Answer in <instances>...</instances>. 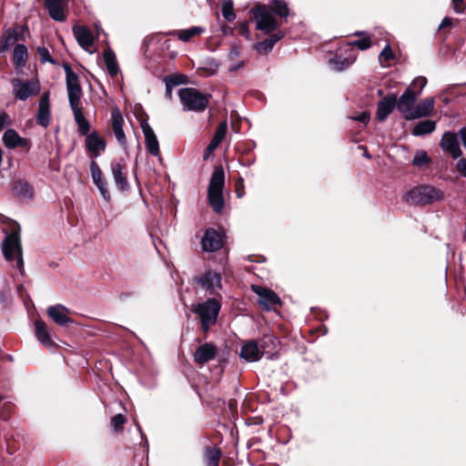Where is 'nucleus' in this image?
I'll return each mask as SVG.
<instances>
[{"label": "nucleus", "instance_id": "obj_36", "mask_svg": "<svg viewBox=\"0 0 466 466\" xmlns=\"http://www.w3.org/2000/svg\"><path fill=\"white\" fill-rule=\"evenodd\" d=\"M436 123L432 120H423L419 122L412 130V135L416 137L430 134L435 130Z\"/></svg>", "mask_w": 466, "mask_h": 466}, {"label": "nucleus", "instance_id": "obj_8", "mask_svg": "<svg viewBox=\"0 0 466 466\" xmlns=\"http://www.w3.org/2000/svg\"><path fill=\"white\" fill-rule=\"evenodd\" d=\"M417 96L416 91L408 87L399 99L396 98V107L405 119H414V105Z\"/></svg>", "mask_w": 466, "mask_h": 466}, {"label": "nucleus", "instance_id": "obj_18", "mask_svg": "<svg viewBox=\"0 0 466 466\" xmlns=\"http://www.w3.org/2000/svg\"><path fill=\"white\" fill-rule=\"evenodd\" d=\"M73 34L78 45L86 51L93 53L90 48L94 45V36L91 31L84 25H74Z\"/></svg>", "mask_w": 466, "mask_h": 466}, {"label": "nucleus", "instance_id": "obj_43", "mask_svg": "<svg viewBox=\"0 0 466 466\" xmlns=\"http://www.w3.org/2000/svg\"><path fill=\"white\" fill-rule=\"evenodd\" d=\"M431 162L430 157L427 155V152L424 150H419L415 153V156L412 160V164L416 167H420L422 165L428 164Z\"/></svg>", "mask_w": 466, "mask_h": 466}, {"label": "nucleus", "instance_id": "obj_48", "mask_svg": "<svg viewBox=\"0 0 466 466\" xmlns=\"http://www.w3.org/2000/svg\"><path fill=\"white\" fill-rule=\"evenodd\" d=\"M222 15L228 22L235 20L236 15L233 12V7H232L231 3L230 4L224 3L223 7H222Z\"/></svg>", "mask_w": 466, "mask_h": 466}, {"label": "nucleus", "instance_id": "obj_28", "mask_svg": "<svg viewBox=\"0 0 466 466\" xmlns=\"http://www.w3.org/2000/svg\"><path fill=\"white\" fill-rule=\"evenodd\" d=\"M35 337L37 340L46 348H51L54 346V341L51 338L49 330L46 325L42 320H36L35 322Z\"/></svg>", "mask_w": 466, "mask_h": 466}, {"label": "nucleus", "instance_id": "obj_29", "mask_svg": "<svg viewBox=\"0 0 466 466\" xmlns=\"http://www.w3.org/2000/svg\"><path fill=\"white\" fill-rule=\"evenodd\" d=\"M227 130H228L227 121L220 122L216 129V132H215V135H214L212 140L210 141V143L208 144V146L207 147L205 158L207 157L208 154H209L210 152H213L215 149L218 148L219 144L225 138Z\"/></svg>", "mask_w": 466, "mask_h": 466}, {"label": "nucleus", "instance_id": "obj_39", "mask_svg": "<svg viewBox=\"0 0 466 466\" xmlns=\"http://www.w3.org/2000/svg\"><path fill=\"white\" fill-rule=\"evenodd\" d=\"M63 68L66 73V89L81 87L78 76L72 70L71 66L65 63Z\"/></svg>", "mask_w": 466, "mask_h": 466}, {"label": "nucleus", "instance_id": "obj_17", "mask_svg": "<svg viewBox=\"0 0 466 466\" xmlns=\"http://www.w3.org/2000/svg\"><path fill=\"white\" fill-rule=\"evenodd\" d=\"M222 236L214 228H208L201 240V246L204 251L214 252L222 247Z\"/></svg>", "mask_w": 466, "mask_h": 466}, {"label": "nucleus", "instance_id": "obj_7", "mask_svg": "<svg viewBox=\"0 0 466 466\" xmlns=\"http://www.w3.org/2000/svg\"><path fill=\"white\" fill-rule=\"evenodd\" d=\"M251 11L258 30L268 34L278 27V22L268 5H258L253 7Z\"/></svg>", "mask_w": 466, "mask_h": 466}, {"label": "nucleus", "instance_id": "obj_6", "mask_svg": "<svg viewBox=\"0 0 466 466\" xmlns=\"http://www.w3.org/2000/svg\"><path fill=\"white\" fill-rule=\"evenodd\" d=\"M11 84L15 98L20 101H25L28 98L38 95L41 90L40 82L37 78L26 80L13 78L11 80Z\"/></svg>", "mask_w": 466, "mask_h": 466}, {"label": "nucleus", "instance_id": "obj_41", "mask_svg": "<svg viewBox=\"0 0 466 466\" xmlns=\"http://www.w3.org/2000/svg\"><path fill=\"white\" fill-rule=\"evenodd\" d=\"M371 42L370 37H363L361 39L354 40L350 43H348L344 47L346 52H350L351 54H355L353 46H357L360 50H367L370 47Z\"/></svg>", "mask_w": 466, "mask_h": 466}, {"label": "nucleus", "instance_id": "obj_60", "mask_svg": "<svg viewBox=\"0 0 466 466\" xmlns=\"http://www.w3.org/2000/svg\"><path fill=\"white\" fill-rule=\"evenodd\" d=\"M364 156H365L366 157H368V158H370V155H368L367 153H365V154H364Z\"/></svg>", "mask_w": 466, "mask_h": 466}, {"label": "nucleus", "instance_id": "obj_49", "mask_svg": "<svg viewBox=\"0 0 466 466\" xmlns=\"http://www.w3.org/2000/svg\"><path fill=\"white\" fill-rule=\"evenodd\" d=\"M126 422V417L123 414H116L111 419V425L115 431H118L123 428Z\"/></svg>", "mask_w": 466, "mask_h": 466}, {"label": "nucleus", "instance_id": "obj_52", "mask_svg": "<svg viewBox=\"0 0 466 466\" xmlns=\"http://www.w3.org/2000/svg\"><path fill=\"white\" fill-rule=\"evenodd\" d=\"M457 170L466 177V158H461L456 164Z\"/></svg>", "mask_w": 466, "mask_h": 466}, {"label": "nucleus", "instance_id": "obj_19", "mask_svg": "<svg viewBox=\"0 0 466 466\" xmlns=\"http://www.w3.org/2000/svg\"><path fill=\"white\" fill-rule=\"evenodd\" d=\"M51 110L49 103V93H44L39 100L38 110L36 114V123L43 127H47L50 124Z\"/></svg>", "mask_w": 466, "mask_h": 466}, {"label": "nucleus", "instance_id": "obj_30", "mask_svg": "<svg viewBox=\"0 0 466 466\" xmlns=\"http://www.w3.org/2000/svg\"><path fill=\"white\" fill-rule=\"evenodd\" d=\"M3 142L7 148L13 149L26 145V140L21 137L14 129H7L3 135Z\"/></svg>", "mask_w": 466, "mask_h": 466}, {"label": "nucleus", "instance_id": "obj_58", "mask_svg": "<svg viewBox=\"0 0 466 466\" xmlns=\"http://www.w3.org/2000/svg\"><path fill=\"white\" fill-rule=\"evenodd\" d=\"M174 78H176V81H183V83H185V80H186V76H173Z\"/></svg>", "mask_w": 466, "mask_h": 466}, {"label": "nucleus", "instance_id": "obj_1", "mask_svg": "<svg viewBox=\"0 0 466 466\" xmlns=\"http://www.w3.org/2000/svg\"><path fill=\"white\" fill-rule=\"evenodd\" d=\"M443 198L441 190L432 186H417L406 192L403 200L409 205L425 206Z\"/></svg>", "mask_w": 466, "mask_h": 466}, {"label": "nucleus", "instance_id": "obj_20", "mask_svg": "<svg viewBox=\"0 0 466 466\" xmlns=\"http://www.w3.org/2000/svg\"><path fill=\"white\" fill-rule=\"evenodd\" d=\"M396 107V95L390 94L378 102L376 116L380 122L387 119Z\"/></svg>", "mask_w": 466, "mask_h": 466}, {"label": "nucleus", "instance_id": "obj_23", "mask_svg": "<svg viewBox=\"0 0 466 466\" xmlns=\"http://www.w3.org/2000/svg\"><path fill=\"white\" fill-rule=\"evenodd\" d=\"M68 313H69V309L61 304L50 306L47 309L48 316L56 324L60 325V326H65V325L72 322L71 319L67 316Z\"/></svg>", "mask_w": 466, "mask_h": 466}, {"label": "nucleus", "instance_id": "obj_11", "mask_svg": "<svg viewBox=\"0 0 466 466\" xmlns=\"http://www.w3.org/2000/svg\"><path fill=\"white\" fill-rule=\"evenodd\" d=\"M218 353V350L211 342H205L198 346L193 353V360L198 365L203 366L208 361L214 360Z\"/></svg>", "mask_w": 466, "mask_h": 466}, {"label": "nucleus", "instance_id": "obj_42", "mask_svg": "<svg viewBox=\"0 0 466 466\" xmlns=\"http://www.w3.org/2000/svg\"><path fill=\"white\" fill-rule=\"evenodd\" d=\"M221 451L218 448H211L206 451L207 466H219Z\"/></svg>", "mask_w": 466, "mask_h": 466}, {"label": "nucleus", "instance_id": "obj_25", "mask_svg": "<svg viewBox=\"0 0 466 466\" xmlns=\"http://www.w3.org/2000/svg\"><path fill=\"white\" fill-rule=\"evenodd\" d=\"M125 167L119 163H113L111 165L112 176L116 187L122 191L127 190L129 184L124 172Z\"/></svg>", "mask_w": 466, "mask_h": 466}, {"label": "nucleus", "instance_id": "obj_53", "mask_svg": "<svg viewBox=\"0 0 466 466\" xmlns=\"http://www.w3.org/2000/svg\"><path fill=\"white\" fill-rule=\"evenodd\" d=\"M353 120H357L363 124H367L370 120V114L366 111L361 112L359 116L352 117Z\"/></svg>", "mask_w": 466, "mask_h": 466}, {"label": "nucleus", "instance_id": "obj_34", "mask_svg": "<svg viewBox=\"0 0 466 466\" xmlns=\"http://www.w3.org/2000/svg\"><path fill=\"white\" fill-rule=\"evenodd\" d=\"M13 190L15 195L23 198H31L33 197L32 187L24 180H17L14 183Z\"/></svg>", "mask_w": 466, "mask_h": 466}, {"label": "nucleus", "instance_id": "obj_10", "mask_svg": "<svg viewBox=\"0 0 466 466\" xmlns=\"http://www.w3.org/2000/svg\"><path fill=\"white\" fill-rule=\"evenodd\" d=\"M251 289L258 295V302L263 309L270 310L280 304V299L274 291L258 285H253Z\"/></svg>", "mask_w": 466, "mask_h": 466}, {"label": "nucleus", "instance_id": "obj_32", "mask_svg": "<svg viewBox=\"0 0 466 466\" xmlns=\"http://www.w3.org/2000/svg\"><path fill=\"white\" fill-rule=\"evenodd\" d=\"M205 32V28L202 26H192L187 29L178 30V31H172L168 33V35H177L178 39L182 42H188L192 37L198 35H201Z\"/></svg>", "mask_w": 466, "mask_h": 466}, {"label": "nucleus", "instance_id": "obj_12", "mask_svg": "<svg viewBox=\"0 0 466 466\" xmlns=\"http://www.w3.org/2000/svg\"><path fill=\"white\" fill-rule=\"evenodd\" d=\"M44 5L48 15L53 20L57 22H64L66 20V0H46Z\"/></svg>", "mask_w": 466, "mask_h": 466}, {"label": "nucleus", "instance_id": "obj_40", "mask_svg": "<svg viewBox=\"0 0 466 466\" xmlns=\"http://www.w3.org/2000/svg\"><path fill=\"white\" fill-rule=\"evenodd\" d=\"M67 90L68 101L71 110L81 109L80 100L82 96V88H69Z\"/></svg>", "mask_w": 466, "mask_h": 466}, {"label": "nucleus", "instance_id": "obj_37", "mask_svg": "<svg viewBox=\"0 0 466 466\" xmlns=\"http://www.w3.org/2000/svg\"><path fill=\"white\" fill-rule=\"evenodd\" d=\"M17 40V33L15 29H8L1 38L0 53L6 52Z\"/></svg>", "mask_w": 466, "mask_h": 466}, {"label": "nucleus", "instance_id": "obj_3", "mask_svg": "<svg viewBox=\"0 0 466 466\" xmlns=\"http://www.w3.org/2000/svg\"><path fill=\"white\" fill-rule=\"evenodd\" d=\"M225 184V174L221 167H216L211 175L208 188V203L216 213H220L224 208L222 189Z\"/></svg>", "mask_w": 466, "mask_h": 466}, {"label": "nucleus", "instance_id": "obj_33", "mask_svg": "<svg viewBox=\"0 0 466 466\" xmlns=\"http://www.w3.org/2000/svg\"><path fill=\"white\" fill-rule=\"evenodd\" d=\"M73 115L76 123L77 124V130L82 136L89 135L91 126L87 119L85 117L81 109L73 110Z\"/></svg>", "mask_w": 466, "mask_h": 466}, {"label": "nucleus", "instance_id": "obj_15", "mask_svg": "<svg viewBox=\"0 0 466 466\" xmlns=\"http://www.w3.org/2000/svg\"><path fill=\"white\" fill-rule=\"evenodd\" d=\"M89 167H90V172H91V176H92L94 184L99 189L102 198L105 200L109 201L110 200V193L107 189V183L103 177L102 171H101L98 164L95 160H92L90 162Z\"/></svg>", "mask_w": 466, "mask_h": 466}, {"label": "nucleus", "instance_id": "obj_14", "mask_svg": "<svg viewBox=\"0 0 466 466\" xmlns=\"http://www.w3.org/2000/svg\"><path fill=\"white\" fill-rule=\"evenodd\" d=\"M106 147L105 139L96 131L86 136V147L93 158L98 157L106 150Z\"/></svg>", "mask_w": 466, "mask_h": 466}, {"label": "nucleus", "instance_id": "obj_5", "mask_svg": "<svg viewBox=\"0 0 466 466\" xmlns=\"http://www.w3.org/2000/svg\"><path fill=\"white\" fill-rule=\"evenodd\" d=\"M2 251L5 260L8 262H14V267L22 272L24 268V260L20 236L17 231H12L10 234L5 236L2 243Z\"/></svg>", "mask_w": 466, "mask_h": 466}, {"label": "nucleus", "instance_id": "obj_55", "mask_svg": "<svg viewBox=\"0 0 466 466\" xmlns=\"http://www.w3.org/2000/svg\"><path fill=\"white\" fill-rule=\"evenodd\" d=\"M451 25H452L451 19L450 17H445L441 21V25H439V30L448 27V26H451Z\"/></svg>", "mask_w": 466, "mask_h": 466}, {"label": "nucleus", "instance_id": "obj_47", "mask_svg": "<svg viewBox=\"0 0 466 466\" xmlns=\"http://www.w3.org/2000/svg\"><path fill=\"white\" fill-rule=\"evenodd\" d=\"M37 53L42 63H50L56 65V61L52 58L49 50L45 46H38Z\"/></svg>", "mask_w": 466, "mask_h": 466}, {"label": "nucleus", "instance_id": "obj_46", "mask_svg": "<svg viewBox=\"0 0 466 466\" xmlns=\"http://www.w3.org/2000/svg\"><path fill=\"white\" fill-rule=\"evenodd\" d=\"M427 84V79L424 76H418L416 77L409 87H410L412 90L416 91L418 96L421 93L422 89L425 87Z\"/></svg>", "mask_w": 466, "mask_h": 466}, {"label": "nucleus", "instance_id": "obj_31", "mask_svg": "<svg viewBox=\"0 0 466 466\" xmlns=\"http://www.w3.org/2000/svg\"><path fill=\"white\" fill-rule=\"evenodd\" d=\"M103 58L111 77H116L119 73V66L115 53L111 49H106L103 53Z\"/></svg>", "mask_w": 466, "mask_h": 466}, {"label": "nucleus", "instance_id": "obj_4", "mask_svg": "<svg viewBox=\"0 0 466 466\" xmlns=\"http://www.w3.org/2000/svg\"><path fill=\"white\" fill-rule=\"evenodd\" d=\"M178 96L184 111L198 113L207 108L211 95L202 94L194 87H183L179 89Z\"/></svg>", "mask_w": 466, "mask_h": 466}, {"label": "nucleus", "instance_id": "obj_24", "mask_svg": "<svg viewBox=\"0 0 466 466\" xmlns=\"http://www.w3.org/2000/svg\"><path fill=\"white\" fill-rule=\"evenodd\" d=\"M28 58L27 48L23 44H17L13 51V64L17 72H20L26 65Z\"/></svg>", "mask_w": 466, "mask_h": 466}, {"label": "nucleus", "instance_id": "obj_35", "mask_svg": "<svg viewBox=\"0 0 466 466\" xmlns=\"http://www.w3.org/2000/svg\"><path fill=\"white\" fill-rule=\"evenodd\" d=\"M433 106L432 98H426L420 102L414 109V119L428 116L433 110Z\"/></svg>", "mask_w": 466, "mask_h": 466}, {"label": "nucleus", "instance_id": "obj_38", "mask_svg": "<svg viewBox=\"0 0 466 466\" xmlns=\"http://www.w3.org/2000/svg\"><path fill=\"white\" fill-rule=\"evenodd\" d=\"M275 15L286 18L289 15V9L286 2L282 0H271L268 5Z\"/></svg>", "mask_w": 466, "mask_h": 466}, {"label": "nucleus", "instance_id": "obj_59", "mask_svg": "<svg viewBox=\"0 0 466 466\" xmlns=\"http://www.w3.org/2000/svg\"><path fill=\"white\" fill-rule=\"evenodd\" d=\"M364 35V32L358 31V32L354 33V35Z\"/></svg>", "mask_w": 466, "mask_h": 466}, {"label": "nucleus", "instance_id": "obj_44", "mask_svg": "<svg viewBox=\"0 0 466 466\" xmlns=\"http://www.w3.org/2000/svg\"><path fill=\"white\" fill-rule=\"evenodd\" d=\"M394 57L393 52L390 45H387L380 54L379 59L380 64L385 66Z\"/></svg>", "mask_w": 466, "mask_h": 466}, {"label": "nucleus", "instance_id": "obj_21", "mask_svg": "<svg viewBox=\"0 0 466 466\" xmlns=\"http://www.w3.org/2000/svg\"><path fill=\"white\" fill-rule=\"evenodd\" d=\"M141 127L143 130V134L145 137V143L146 147L148 150V152L154 156L157 157L159 156L160 150H159V144L158 140L157 138V136L155 135L154 130L149 126L147 122H144L141 124Z\"/></svg>", "mask_w": 466, "mask_h": 466}, {"label": "nucleus", "instance_id": "obj_9", "mask_svg": "<svg viewBox=\"0 0 466 466\" xmlns=\"http://www.w3.org/2000/svg\"><path fill=\"white\" fill-rule=\"evenodd\" d=\"M198 283L209 295L216 296L221 289V275L213 270H208L200 277L197 278Z\"/></svg>", "mask_w": 466, "mask_h": 466}, {"label": "nucleus", "instance_id": "obj_2", "mask_svg": "<svg viewBox=\"0 0 466 466\" xmlns=\"http://www.w3.org/2000/svg\"><path fill=\"white\" fill-rule=\"evenodd\" d=\"M221 309L219 300L214 297L198 303L193 311L198 317L202 329L207 332L217 322Z\"/></svg>", "mask_w": 466, "mask_h": 466}, {"label": "nucleus", "instance_id": "obj_22", "mask_svg": "<svg viewBox=\"0 0 466 466\" xmlns=\"http://www.w3.org/2000/svg\"><path fill=\"white\" fill-rule=\"evenodd\" d=\"M239 357L248 362L258 361L262 357V352L258 342L256 340L245 342L240 349Z\"/></svg>", "mask_w": 466, "mask_h": 466}, {"label": "nucleus", "instance_id": "obj_45", "mask_svg": "<svg viewBox=\"0 0 466 466\" xmlns=\"http://www.w3.org/2000/svg\"><path fill=\"white\" fill-rule=\"evenodd\" d=\"M166 85V97L171 99L172 97V87L180 84H183V81H176V78L172 76H166L165 79Z\"/></svg>", "mask_w": 466, "mask_h": 466}, {"label": "nucleus", "instance_id": "obj_26", "mask_svg": "<svg viewBox=\"0 0 466 466\" xmlns=\"http://www.w3.org/2000/svg\"><path fill=\"white\" fill-rule=\"evenodd\" d=\"M285 34L283 31H278L269 35L268 38L264 41L257 43L254 47L259 54H268L273 48V46L284 37Z\"/></svg>", "mask_w": 466, "mask_h": 466}, {"label": "nucleus", "instance_id": "obj_54", "mask_svg": "<svg viewBox=\"0 0 466 466\" xmlns=\"http://www.w3.org/2000/svg\"><path fill=\"white\" fill-rule=\"evenodd\" d=\"M463 0H452L453 9L456 13H462L463 11Z\"/></svg>", "mask_w": 466, "mask_h": 466}, {"label": "nucleus", "instance_id": "obj_27", "mask_svg": "<svg viewBox=\"0 0 466 466\" xmlns=\"http://www.w3.org/2000/svg\"><path fill=\"white\" fill-rule=\"evenodd\" d=\"M347 56H343L342 54H337L334 58L329 60V65L338 72L343 71L352 65L356 60V54L346 52Z\"/></svg>", "mask_w": 466, "mask_h": 466}, {"label": "nucleus", "instance_id": "obj_50", "mask_svg": "<svg viewBox=\"0 0 466 466\" xmlns=\"http://www.w3.org/2000/svg\"><path fill=\"white\" fill-rule=\"evenodd\" d=\"M278 344H279V340H278V339L275 336H273V335H266V336L263 337V339L261 340L260 347L262 349H265V348H267V347H268L270 345V346H272L275 349Z\"/></svg>", "mask_w": 466, "mask_h": 466}, {"label": "nucleus", "instance_id": "obj_56", "mask_svg": "<svg viewBox=\"0 0 466 466\" xmlns=\"http://www.w3.org/2000/svg\"><path fill=\"white\" fill-rule=\"evenodd\" d=\"M459 135L461 138L463 146L466 148V127H463L459 130Z\"/></svg>", "mask_w": 466, "mask_h": 466}, {"label": "nucleus", "instance_id": "obj_57", "mask_svg": "<svg viewBox=\"0 0 466 466\" xmlns=\"http://www.w3.org/2000/svg\"><path fill=\"white\" fill-rule=\"evenodd\" d=\"M240 32L247 38L249 37V31H248V28L247 25H243L240 26Z\"/></svg>", "mask_w": 466, "mask_h": 466}, {"label": "nucleus", "instance_id": "obj_16", "mask_svg": "<svg viewBox=\"0 0 466 466\" xmlns=\"http://www.w3.org/2000/svg\"><path fill=\"white\" fill-rule=\"evenodd\" d=\"M124 118L118 107L111 109V125L114 135L119 145L125 147L127 143L126 135L123 130Z\"/></svg>", "mask_w": 466, "mask_h": 466}, {"label": "nucleus", "instance_id": "obj_13", "mask_svg": "<svg viewBox=\"0 0 466 466\" xmlns=\"http://www.w3.org/2000/svg\"><path fill=\"white\" fill-rule=\"evenodd\" d=\"M441 147L443 151L451 154L453 158L461 156L458 134L454 132H445L442 136Z\"/></svg>", "mask_w": 466, "mask_h": 466}, {"label": "nucleus", "instance_id": "obj_51", "mask_svg": "<svg viewBox=\"0 0 466 466\" xmlns=\"http://www.w3.org/2000/svg\"><path fill=\"white\" fill-rule=\"evenodd\" d=\"M10 124V116L6 112L0 113V132Z\"/></svg>", "mask_w": 466, "mask_h": 466}]
</instances>
